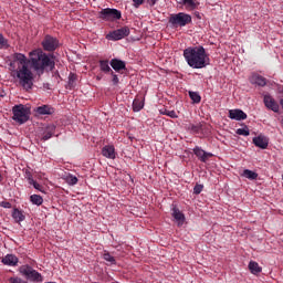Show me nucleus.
Instances as JSON below:
<instances>
[{"instance_id":"nucleus-1","label":"nucleus","mask_w":283,"mask_h":283,"mask_svg":"<svg viewBox=\"0 0 283 283\" xmlns=\"http://www.w3.org/2000/svg\"><path fill=\"white\" fill-rule=\"evenodd\" d=\"M30 65L34 70L38 76H43L45 72H54L56 67V62H54V55L43 52V50L38 49L29 53Z\"/></svg>"},{"instance_id":"nucleus-2","label":"nucleus","mask_w":283,"mask_h":283,"mask_svg":"<svg viewBox=\"0 0 283 283\" xmlns=\"http://www.w3.org/2000/svg\"><path fill=\"white\" fill-rule=\"evenodd\" d=\"M184 59L192 70H202L209 65V54H207V50L202 45L185 49Z\"/></svg>"},{"instance_id":"nucleus-3","label":"nucleus","mask_w":283,"mask_h":283,"mask_svg":"<svg viewBox=\"0 0 283 283\" xmlns=\"http://www.w3.org/2000/svg\"><path fill=\"white\" fill-rule=\"evenodd\" d=\"M15 76L19 85L27 92L32 90L34 86V73L32 72L30 65L15 69Z\"/></svg>"},{"instance_id":"nucleus-4","label":"nucleus","mask_w":283,"mask_h":283,"mask_svg":"<svg viewBox=\"0 0 283 283\" xmlns=\"http://www.w3.org/2000/svg\"><path fill=\"white\" fill-rule=\"evenodd\" d=\"M12 119L18 125H25L30 120V108L23 104H18L12 107Z\"/></svg>"},{"instance_id":"nucleus-5","label":"nucleus","mask_w":283,"mask_h":283,"mask_svg":"<svg viewBox=\"0 0 283 283\" xmlns=\"http://www.w3.org/2000/svg\"><path fill=\"white\" fill-rule=\"evenodd\" d=\"M191 21H192L191 15L185 12L170 14L168 19V23L170 24V28H185L186 25H189Z\"/></svg>"},{"instance_id":"nucleus-6","label":"nucleus","mask_w":283,"mask_h":283,"mask_svg":"<svg viewBox=\"0 0 283 283\" xmlns=\"http://www.w3.org/2000/svg\"><path fill=\"white\" fill-rule=\"evenodd\" d=\"M97 19L114 23V21H120L123 19V13L118 9L106 8L97 13Z\"/></svg>"},{"instance_id":"nucleus-7","label":"nucleus","mask_w":283,"mask_h":283,"mask_svg":"<svg viewBox=\"0 0 283 283\" xmlns=\"http://www.w3.org/2000/svg\"><path fill=\"white\" fill-rule=\"evenodd\" d=\"M19 273L29 282H43V275L28 264L21 265L19 268Z\"/></svg>"},{"instance_id":"nucleus-8","label":"nucleus","mask_w":283,"mask_h":283,"mask_svg":"<svg viewBox=\"0 0 283 283\" xmlns=\"http://www.w3.org/2000/svg\"><path fill=\"white\" fill-rule=\"evenodd\" d=\"M28 65H30V59L28 60V57L25 56V54L23 53H14L12 55V61L10 63L11 67H15V70H20L21 67H27Z\"/></svg>"},{"instance_id":"nucleus-9","label":"nucleus","mask_w":283,"mask_h":283,"mask_svg":"<svg viewBox=\"0 0 283 283\" xmlns=\"http://www.w3.org/2000/svg\"><path fill=\"white\" fill-rule=\"evenodd\" d=\"M125 36H129V28L124 27L117 30H114L109 32L106 35L107 41H120L122 39H125Z\"/></svg>"},{"instance_id":"nucleus-10","label":"nucleus","mask_w":283,"mask_h":283,"mask_svg":"<svg viewBox=\"0 0 283 283\" xmlns=\"http://www.w3.org/2000/svg\"><path fill=\"white\" fill-rule=\"evenodd\" d=\"M41 44L45 52H54L59 48V39L45 35Z\"/></svg>"},{"instance_id":"nucleus-11","label":"nucleus","mask_w":283,"mask_h":283,"mask_svg":"<svg viewBox=\"0 0 283 283\" xmlns=\"http://www.w3.org/2000/svg\"><path fill=\"white\" fill-rule=\"evenodd\" d=\"M102 156H104V158H108V160H116V156H118L116 147H114V145H105L102 148Z\"/></svg>"},{"instance_id":"nucleus-12","label":"nucleus","mask_w":283,"mask_h":283,"mask_svg":"<svg viewBox=\"0 0 283 283\" xmlns=\"http://www.w3.org/2000/svg\"><path fill=\"white\" fill-rule=\"evenodd\" d=\"M263 103L268 109H271L272 112H280V105L277 102H275V98H273L271 95H264Z\"/></svg>"},{"instance_id":"nucleus-13","label":"nucleus","mask_w":283,"mask_h":283,"mask_svg":"<svg viewBox=\"0 0 283 283\" xmlns=\"http://www.w3.org/2000/svg\"><path fill=\"white\" fill-rule=\"evenodd\" d=\"M193 154H195V156H197V158H199V160L201 163H207V160H209V158H211V156H213V154L207 153V151L202 150V148H200L198 146H196L193 148Z\"/></svg>"},{"instance_id":"nucleus-14","label":"nucleus","mask_w":283,"mask_h":283,"mask_svg":"<svg viewBox=\"0 0 283 283\" xmlns=\"http://www.w3.org/2000/svg\"><path fill=\"white\" fill-rule=\"evenodd\" d=\"M109 65L115 72H123V70H127V64L123 60L112 59Z\"/></svg>"},{"instance_id":"nucleus-15","label":"nucleus","mask_w":283,"mask_h":283,"mask_svg":"<svg viewBox=\"0 0 283 283\" xmlns=\"http://www.w3.org/2000/svg\"><path fill=\"white\" fill-rule=\"evenodd\" d=\"M229 118H231V120H247V113L242 109H230Z\"/></svg>"},{"instance_id":"nucleus-16","label":"nucleus","mask_w":283,"mask_h":283,"mask_svg":"<svg viewBox=\"0 0 283 283\" xmlns=\"http://www.w3.org/2000/svg\"><path fill=\"white\" fill-rule=\"evenodd\" d=\"M253 144L260 149H266V147H269V138H266V136L259 135L253 138Z\"/></svg>"},{"instance_id":"nucleus-17","label":"nucleus","mask_w":283,"mask_h":283,"mask_svg":"<svg viewBox=\"0 0 283 283\" xmlns=\"http://www.w3.org/2000/svg\"><path fill=\"white\" fill-rule=\"evenodd\" d=\"M1 262L6 266H17L19 264V258H17L14 254H7L4 258H2Z\"/></svg>"},{"instance_id":"nucleus-18","label":"nucleus","mask_w":283,"mask_h":283,"mask_svg":"<svg viewBox=\"0 0 283 283\" xmlns=\"http://www.w3.org/2000/svg\"><path fill=\"white\" fill-rule=\"evenodd\" d=\"M172 218L176 220L178 227H182V224H185V213H182V211L176 207L172 208Z\"/></svg>"},{"instance_id":"nucleus-19","label":"nucleus","mask_w":283,"mask_h":283,"mask_svg":"<svg viewBox=\"0 0 283 283\" xmlns=\"http://www.w3.org/2000/svg\"><path fill=\"white\" fill-rule=\"evenodd\" d=\"M250 83H252V85H259V87H264V85H266V80L264 76L254 73L250 77Z\"/></svg>"},{"instance_id":"nucleus-20","label":"nucleus","mask_w":283,"mask_h":283,"mask_svg":"<svg viewBox=\"0 0 283 283\" xmlns=\"http://www.w3.org/2000/svg\"><path fill=\"white\" fill-rule=\"evenodd\" d=\"M56 132V125L54 124H49L43 132L42 135V140H50L52 138V135L55 134Z\"/></svg>"},{"instance_id":"nucleus-21","label":"nucleus","mask_w":283,"mask_h":283,"mask_svg":"<svg viewBox=\"0 0 283 283\" xmlns=\"http://www.w3.org/2000/svg\"><path fill=\"white\" fill-rule=\"evenodd\" d=\"M36 114H40L41 116H50L52 114H54V108L51 107L50 105H42V106H39L36 109H35Z\"/></svg>"},{"instance_id":"nucleus-22","label":"nucleus","mask_w":283,"mask_h":283,"mask_svg":"<svg viewBox=\"0 0 283 283\" xmlns=\"http://www.w3.org/2000/svg\"><path fill=\"white\" fill-rule=\"evenodd\" d=\"M99 70L101 72H104V74H111V72H114L112 67L109 66V60H99Z\"/></svg>"},{"instance_id":"nucleus-23","label":"nucleus","mask_w":283,"mask_h":283,"mask_svg":"<svg viewBox=\"0 0 283 283\" xmlns=\"http://www.w3.org/2000/svg\"><path fill=\"white\" fill-rule=\"evenodd\" d=\"M249 271L252 273V275H258L259 273H262V268L258 262L250 261Z\"/></svg>"},{"instance_id":"nucleus-24","label":"nucleus","mask_w":283,"mask_h":283,"mask_svg":"<svg viewBox=\"0 0 283 283\" xmlns=\"http://www.w3.org/2000/svg\"><path fill=\"white\" fill-rule=\"evenodd\" d=\"M184 6L186 7V10H196L200 6V2L196 0H182Z\"/></svg>"},{"instance_id":"nucleus-25","label":"nucleus","mask_w":283,"mask_h":283,"mask_svg":"<svg viewBox=\"0 0 283 283\" xmlns=\"http://www.w3.org/2000/svg\"><path fill=\"white\" fill-rule=\"evenodd\" d=\"M189 129L192 134H200L205 129V124L203 123L190 124Z\"/></svg>"},{"instance_id":"nucleus-26","label":"nucleus","mask_w":283,"mask_h":283,"mask_svg":"<svg viewBox=\"0 0 283 283\" xmlns=\"http://www.w3.org/2000/svg\"><path fill=\"white\" fill-rule=\"evenodd\" d=\"M241 176L248 178V180H258V172L250 169H244Z\"/></svg>"},{"instance_id":"nucleus-27","label":"nucleus","mask_w":283,"mask_h":283,"mask_svg":"<svg viewBox=\"0 0 283 283\" xmlns=\"http://www.w3.org/2000/svg\"><path fill=\"white\" fill-rule=\"evenodd\" d=\"M12 218L15 220V222H23L25 220V214L19 209H14L12 212Z\"/></svg>"},{"instance_id":"nucleus-28","label":"nucleus","mask_w":283,"mask_h":283,"mask_svg":"<svg viewBox=\"0 0 283 283\" xmlns=\"http://www.w3.org/2000/svg\"><path fill=\"white\" fill-rule=\"evenodd\" d=\"M144 107H145V102H143V99L135 98L133 101V111L134 112H140V109H143Z\"/></svg>"},{"instance_id":"nucleus-29","label":"nucleus","mask_w":283,"mask_h":283,"mask_svg":"<svg viewBox=\"0 0 283 283\" xmlns=\"http://www.w3.org/2000/svg\"><path fill=\"white\" fill-rule=\"evenodd\" d=\"M30 202H32V205H36V207H41V205H43V197L40 195H31Z\"/></svg>"},{"instance_id":"nucleus-30","label":"nucleus","mask_w":283,"mask_h":283,"mask_svg":"<svg viewBox=\"0 0 283 283\" xmlns=\"http://www.w3.org/2000/svg\"><path fill=\"white\" fill-rule=\"evenodd\" d=\"M8 48H10L8 39L3 36V33H0V50H8Z\"/></svg>"},{"instance_id":"nucleus-31","label":"nucleus","mask_w":283,"mask_h":283,"mask_svg":"<svg viewBox=\"0 0 283 283\" xmlns=\"http://www.w3.org/2000/svg\"><path fill=\"white\" fill-rule=\"evenodd\" d=\"M235 134H238V136H250L251 132L249 130V126H244L243 128H238Z\"/></svg>"},{"instance_id":"nucleus-32","label":"nucleus","mask_w":283,"mask_h":283,"mask_svg":"<svg viewBox=\"0 0 283 283\" xmlns=\"http://www.w3.org/2000/svg\"><path fill=\"white\" fill-rule=\"evenodd\" d=\"M189 96H190L192 103H200V101H202V97H200V94H198L196 92H189Z\"/></svg>"},{"instance_id":"nucleus-33","label":"nucleus","mask_w":283,"mask_h":283,"mask_svg":"<svg viewBox=\"0 0 283 283\" xmlns=\"http://www.w3.org/2000/svg\"><path fill=\"white\" fill-rule=\"evenodd\" d=\"M66 182L67 185L74 186L78 182V178H76L74 175H69L66 176Z\"/></svg>"},{"instance_id":"nucleus-34","label":"nucleus","mask_w":283,"mask_h":283,"mask_svg":"<svg viewBox=\"0 0 283 283\" xmlns=\"http://www.w3.org/2000/svg\"><path fill=\"white\" fill-rule=\"evenodd\" d=\"M103 259L109 264H116V259H114L109 252L104 253Z\"/></svg>"},{"instance_id":"nucleus-35","label":"nucleus","mask_w":283,"mask_h":283,"mask_svg":"<svg viewBox=\"0 0 283 283\" xmlns=\"http://www.w3.org/2000/svg\"><path fill=\"white\" fill-rule=\"evenodd\" d=\"M161 114L164 116H169V118H178V114H176V111L165 109V111H161Z\"/></svg>"},{"instance_id":"nucleus-36","label":"nucleus","mask_w":283,"mask_h":283,"mask_svg":"<svg viewBox=\"0 0 283 283\" xmlns=\"http://www.w3.org/2000/svg\"><path fill=\"white\" fill-rule=\"evenodd\" d=\"M9 282L10 283H28V281H25V280H23V279H21L19 276H11L9 279Z\"/></svg>"},{"instance_id":"nucleus-37","label":"nucleus","mask_w":283,"mask_h":283,"mask_svg":"<svg viewBox=\"0 0 283 283\" xmlns=\"http://www.w3.org/2000/svg\"><path fill=\"white\" fill-rule=\"evenodd\" d=\"M24 178L28 180L29 185L34 182V177H32V172L30 170H25Z\"/></svg>"},{"instance_id":"nucleus-38","label":"nucleus","mask_w":283,"mask_h":283,"mask_svg":"<svg viewBox=\"0 0 283 283\" xmlns=\"http://www.w3.org/2000/svg\"><path fill=\"white\" fill-rule=\"evenodd\" d=\"M111 76H113V78H112L113 85H118V83H120V80L118 78V75L116 73H114V71L111 72Z\"/></svg>"},{"instance_id":"nucleus-39","label":"nucleus","mask_w":283,"mask_h":283,"mask_svg":"<svg viewBox=\"0 0 283 283\" xmlns=\"http://www.w3.org/2000/svg\"><path fill=\"white\" fill-rule=\"evenodd\" d=\"M202 189H205V186L202 185H196L193 188V193H196V196L202 193Z\"/></svg>"},{"instance_id":"nucleus-40","label":"nucleus","mask_w":283,"mask_h":283,"mask_svg":"<svg viewBox=\"0 0 283 283\" xmlns=\"http://www.w3.org/2000/svg\"><path fill=\"white\" fill-rule=\"evenodd\" d=\"M30 185H32L34 187V189H36L38 191H41L43 193V186L40 185L39 182H36V180H33V182H31Z\"/></svg>"},{"instance_id":"nucleus-41","label":"nucleus","mask_w":283,"mask_h":283,"mask_svg":"<svg viewBox=\"0 0 283 283\" xmlns=\"http://www.w3.org/2000/svg\"><path fill=\"white\" fill-rule=\"evenodd\" d=\"M0 207H2L3 209H12V203L8 201H2L0 202Z\"/></svg>"},{"instance_id":"nucleus-42","label":"nucleus","mask_w":283,"mask_h":283,"mask_svg":"<svg viewBox=\"0 0 283 283\" xmlns=\"http://www.w3.org/2000/svg\"><path fill=\"white\" fill-rule=\"evenodd\" d=\"M145 3V0H133L134 8H140Z\"/></svg>"},{"instance_id":"nucleus-43","label":"nucleus","mask_w":283,"mask_h":283,"mask_svg":"<svg viewBox=\"0 0 283 283\" xmlns=\"http://www.w3.org/2000/svg\"><path fill=\"white\" fill-rule=\"evenodd\" d=\"M69 81H70V84L74 83V81H76V74L71 73V74L69 75Z\"/></svg>"},{"instance_id":"nucleus-44","label":"nucleus","mask_w":283,"mask_h":283,"mask_svg":"<svg viewBox=\"0 0 283 283\" xmlns=\"http://www.w3.org/2000/svg\"><path fill=\"white\" fill-rule=\"evenodd\" d=\"M146 1L151 7L156 6V3L158 2V0H146Z\"/></svg>"},{"instance_id":"nucleus-45","label":"nucleus","mask_w":283,"mask_h":283,"mask_svg":"<svg viewBox=\"0 0 283 283\" xmlns=\"http://www.w3.org/2000/svg\"><path fill=\"white\" fill-rule=\"evenodd\" d=\"M3 96H6V91H3L2 88H0V98H3Z\"/></svg>"},{"instance_id":"nucleus-46","label":"nucleus","mask_w":283,"mask_h":283,"mask_svg":"<svg viewBox=\"0 0 283 283\" xmlns=\"http://www.w3.org/2000/svg\"><path fill=\"white\" fill-rule=\"evenodd\" d=\"M96 80H97V81H101V76H97Z\"/></svg>"},{"instance_id":"nucleus-47","label":"nucleus","mask_w":283,"mask_h":283,"mask_svg":"<svg viewBox=\"0 0 283 283\" xmlns=\"http://www.w3.org/2000/svg\"><path fill=\"white\" fill-rule=\"evenodd\" d=\"M1 180H3V177L0 175V182H1Z\"/></svg>"}]
</instances>
